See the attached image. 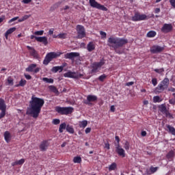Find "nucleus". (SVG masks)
Listing matches in <instances>:
<instances>
[{
  "mask_svg": "<svg viewBox=\"0 0 175 175\" xmlns=\"http://www.w3.org/2000/svg\"><path fill=\"white\" fill-rule=\"evenodd\" d=\"M44 105V100L43 98H38L33 95L29 101V105L27 109L26 114L33 117V118H38Z\"/></svg>",
  "mask_w": 175,
  "mask_h": 175,
  "instance_id": "f257e3e1",
  "label": "nucleus"
},
{
  "mask_svg": "<svg viewBox=\"0 0 175 175\" xmlns=\"http://www.w3.org/2000/svg\"><path fill=\"white\" fill-rule=\"evenodd\" d=\"M107 42L108 46L112 47L117 54H121V51L118 50V49L122 47L124 44H126V43H128V40L124 38L111 36L108 39Z\"/></svg>",
  "mask_w": 175,
  "mask_h": 175,
  "instance_id": "f03ea898",
  "label": "nucleus"
},
{
  "mask_svg": "<svg viewBox=\"0 0 175 175\" xmlns=\"http://www.w3.org/2000/svg\"><path fill=\"white\" fill-rule=\"evenodd\" d=\"M169 79L167 78H165L163 81H161L160 83L155 88L154 92L156 94H161L165 90H167L169 87Z\"/></svg>",
  "mask_w": 175,
  "mask_h": 175,
  "instance_id": "7ed1b4c3",
  "label": "nucleus"
},
{
  "mask_svg": "<svg viewBox=\"0 0 175 175\" xmlns=\"http://www.w3.org/2000/svg\"><path fill=\"white\" fill-rule=\"evenodd\" d=\"M55 111L62 116H68V114H72L75 109L72 107H56Z\"/></svg>",
  "mask_w": 175,
  "mask_h": 175,
  "instance_id": "20e7f679",
  "label": "nucleus"
},
{
  "mask_svg": "<svg viewBox=\"0 0 175 175\" xmlns=\"http://www.w3.org/2000/svg\"><path fill=\"white\" fill-rule=\"evenodd\" d=\"M62 54V53H55V52H50L46 54L44 61H43V64L44 65H47L48 64H50L54 58H57V57H59Z\"/></svg>",
  "mask_w": 175,
  "mask_h": 175,
  "instance_id": "39448f33",
  "label": "nucleus"
},
{
  "mask_svg": "<svg viewBox=\"0 0 175 175\" xmlns=\"http://www.w3.org/2000/svg\"><path fill=\"white\" fill-rule=\"evenodd\" d=\"M89 3L92 8H94L95 9H98V10H103V12H107V8L98 3L95 0H89Z\"/></svg>",
  "mask_w": 175,
  "mask_h": 175,
  "instance_id": "423d86ee",
  "label": "nucleus"
},
{
  "mask_svg": "<svg viewBox=\"0 0 175 175\" xmlns=\"http://www.w3.org/2000/svg\"><path fill=\"white\" fill-rule=\"evenodd\" d=\"M105 65V61L100 60L99 62H94L92 64V73H97L100 70V68Z\"/></svg>",
  "mask_w": 175,
  "mask_h": 175,
  "instance_id": "0eeeda50",
  "label": "nucleus"
},
{
  "mask_svg": "<svg viewBox=\"0 0 175 175\" xmlns=\"http://www.w3.org/2000/svg\"><path fill=\"white\" fill-rule=\"evenodd\" d=\"M77 33L78 39L85 38V28L81 25H77Z\"/></svg>",
  "mask_w": 175,
  "mask_h": 175,
  "instance_id": "6e6552de",
  "label": "nucleus"
},
{
  "mask_svg": "<svg viewBox=\"0 0 175 175\" xmlns=\"http://www.w3.org/2000/svg\"><path fill=\"white\" fill-rule=\"evenodd\" d=\"M64 77H68L69 79H79L83 75L79 74L77 72H72L70 70L64 74Z\"/></svg>",
  "mask_w": 175,
  "mask_h": 175,
  "instance_id": "1a4fd4ad",
  "label": "nucleus"
},
{
  "mask_svg": "<svg viewBox=\"0 0 175 175\" xmlns=\"http://www.w3.org/2000/svg\"><path fill=\"white\" fill-rule=\"evenodd\" d=\"M165 50V46H161L159 45H153L150 47V53L152 54H159V53H162Z\"/></svg>",
  "mask_w": 175,
  "mask_h": 175,
  "instance_id": "9d476101",
  "label": "nucleus"
},
{
  "mask_svg": "<svg viewBox=\"0 0 175 175\" xmlns=\"http://www.w3.org/2000/svg\"><path fill=\"white\" fill-rule=\"evenodd\" d=\"M132 21H143L147 20V15L140 14L139 12L135 14V15L131 18Z\"/></svg>",
  "mask_w": 175,
  "mask_h": 175,
  "instance_id": "9b49d317",
  "label": "nucleus"
},
{
  "mask_svg": "<svg viewBox=\"0 0 175 175\" xmlns=\"http://www.w3.org/2000/svg\"><path fill=\"white\" fill-rule=\"evenodd\" d=\"M26 72H33V73H39L40 72V68L37 67L36 64H31L25 69Z\"/></svg>",
  "mask_w": 175,
  "mask_h": 175,
  "instance_id": "f8f14e48",
  "label": "nucleus"
},
{
  "mask_svg": "<svg viewBox=\"0 0 175 175\" xmlns=\"http://www.w3.org/2000/svg\"><path fill=\"white\" fill-rule=\"evenodd\" d=\"M77 57H80V53L77 52L67 53L64 55V58H66V59H71L72 61Z\"/></svg>",
  "mask_w": 175,
  "mask_h": 175,
  "instance_id": "ddd939ff",
  "label": "nucleus"
},
{
  "mask_svg": "<svg viewBox=\"0 0 175 175\" xmlns=\"http://www.w3.org/2000/svg\"><path fill=\"white\" fill-rule=\"evenodd\" d=\"M98 100V96L96 95L90 94L87 96V100L85 102V105H92L91 102H96Z\"/></svg>",
  "mask_w": 175,
  "mask_h": 175,
  "instance_id": "4468645a",
  "label": "nucleus"
},
{
  "mask_svg": "<svg viewBox=\"0 0 175 175\" xmlns=\"http://www.w3.org/2000/svg\"><path fill=\"white\" fill-rule=\"evenodd\" d=\"M173 29V26L172 24L165 23L163 25V27L161 28L162 32L164 33H167V32H170Z\"/></svg>",
  "mask_w": 175,
  "mask_h": 175,
  "instance_id": "2eb2a0df",
  "label": "nucleus"
},
{
  "mask_svg": "<svg viewBox=\"0 0 175 175\" xmlns=\"http://www.w3.org/2000/svg\"><path fill=\"white\" fill-rule=\"evenodd\" d=\"M36 40L37 42H40V43H43L44 46H47V44H49V41L47 40V38L46 36L36 37Z\"/></svg>",
  "mask_w": 175,
  "mask_h": 175,
  "instance_id": "dca6fc26",
  "label": "nucleus"
},
{
  "mask_svg": "<svg viewBox=\"0 0 175 175\" xmlns=\"http://www.w3.org/2000/svg\"><path fill=\"white\" fill-rule=\"evenodd\" d=\"M116 152L119 157H122V158H125V150L124 148H121L120 145L116 147Z\"/></svg>",
  "mask_w": 175,
  "mask_h": 175,
  "instance_id": "f3484780",
  "label": "nucleus"
},
{
  "mask_svg": "<svg viewBox=\"0 0 175 175\" xmlns=\"http://www.w3.org/2000/svg\"><path fill=\"white\" fill-rule=\"evenodd\" d=\"M49 142L47 140H44L41 142L40 145V150L41 151H46V150L49 148Z\"/></svg>",
  "mask_w": 175,
  "mask_h": 175,
  "instance_id": "a211bd4d",
  "label": "nucleus"
},
{
  "mask_svg": "<svg viewBox=\"0 0 175 175\" xmlns=\"http://www.w3.org/2000/svg\"><path fill=\"white\" fill-rule=\"evenodd\" d=\"M62 70H64V66H54L51 68V72H53V73H57V72L61 73Z\"/></svg>",
  "mask_w": 175,
  "mask_h": 175,
  "instance_id": "6ab92c4d",
  "label": "nucleus"
},
{
  "mask_svg": "<svg viewBox=\"0 0 175 175\" xmlns=\"http://www.w3.org/2000/svg\"><path fill=\"white\" fill-rule=\"evenodd\" d=\"M87 50L90 53H91V51H94V50H95V44L92 42H90L87 45Z\"/></svg>",
  "mask_w": 175,
  "mask_h": 175,
  "instance_id": "aec40b11",
  "label": "nucleus"
},
{
  "mask_svg": "<svg viewBox=\"0 0 175 175\" xmlns=\"http://www.w3.org/2000/svg\"><path fill=\"white\" fill-rule=\"evenodd\" d=\"M167 131H168L169 133L172 135L173 136H175V128L172 126L171 125L166 124Z\"/></svg>",
  "mask_w": 175,
  "mask_h": 175,
  "instance_id": "412c9836",
  "label": "nucleus"
},
{
  "mask_svg": "<svg viewBox=\"0 0 175 175\" xmlns=\"http://www.w3.org/2000/svg\"><path fill=\"white\" fill-rule=\"evenodd\" d=\"M4 139L7 143H9L12 139V135L9 131H5L4 133Z\"/></svg>",
  "mask_w": 175,
  "mask_h": 175,
  "instance_id": "4be33fe9",
  "label": "nucleus"
},
{
  "mask_svg": "<svg viewBox=\"0 0 175 175\" xmlns=\"http://www.w3.org/2000/svg\"><path fill=\"white\" fill-rule=\"evenodd\" d=\"M158 169H159V167H152L151 166L150 167V170H148V174H154V173H157L158 172Z\"/></svg>",
  "mask_w": 175,
  "mask_h": 175,
  "instance_id": "5701e85b",
  "label": "nucleus"
},
{
  "mask_svg": "<svg viewBox=\"0 0 175 175\" xmlns=\"http://www.w3.org/2000/svg\"><path fill=\"white\" fill-rule=\"evenodd\" d=\"M14 31H16V27H12V28L9 29L8 30H7L6 32L5 33V39H8V36H9V35H10V33H13V32H14Z\"/></svg>",
  "mask_w": 175,
  "mask_h": 175,
  "instance_id": "b1692460",
  "label": "nucleus"
},
{
  "mask_svg": "<svg viewBox=\"0 0 175 175\" xmlns=\"http://www.w3.org/2000/svg\"><path fill=\"white\" fill-rule=\"evenodd\" d=\"M109 172H113L114 170H117V163H112L111 165L108 167Z\"/></svg>",
  "mask_w": 175,
  "mask_h": 175,
  "instance_id": "393cba45",
  "label": "nucleus"
},
{
  "mask_svg": "<svg viewBox=\"0 0 175 175\" xmlns=\"http://www.w3.org/2000/svg\"><path fill=\"white\" fill-rule=\"evenodd\" d=\"M0 110H6V104L5 100L0 98Z\"/></svg>",
  "mask_w": 175,
  "mask_h": 175,
  "instance_id": "a878e982",
  "label": "nucleus"
},
{
  "mask_svg": "<svg viewBox=\"0 0 175 175\" xmlns=\"http://www.w3.org/2000/svg\"><path fill=\"white\" fill-rule=\"evenodd\" d=\"M87 125H88V121L87 120L81 121L79 122V128H83V129L85 128Z\"/></svg>",
  "mask_w": 175,
  "mask_h": 175,
  "instance_id": "bb28decb",
  "label": "nucleus"
},
{
  "mask_svg": "<svg viewBox=\"0 0 175 175\" xmlns=\"http://www.w3.org/2000/svg\"><path fill=\"white\" fill-rule=\"evenodd\" d=\"M49 88L50 91H52V92H54V94H59L58 89H57V88H55V86L49 85Z\"/></svg>",
  "mask_w": 175,
  "mask_h": 175,
  "instance_id": "cd10ccee",
  "label": "nucleus"
},
{
  "mask_svg": "<svg viewBox=\"0 0 175 175\" xmlns=\"http://www.w3.org/2000/svg\"><path fill=\"white\" fill-rule=\"evenodd\" d=\"M66 123L61 124L59 127V133H62V132H64V129H66Z\"/></svg>",
  "mask_w": 175,
  "mask_h": 175,
  "instance_id": "c85d7f7f",
  "label": "nucleus"
},
{
  "mask_svg": "<svg viewBox=\"0 0 175 175\" xmlns=\"http://www.w3.org/2000/svg\"><path fill=\"white\" fill-rule=\"evenodd\" d=\"M66 131L67 132H68L69 133H75V129H73V126H70L69 124H68L66 126Z\"/></svg>",
  "mask_w": 175,
  "mask_h": 175,
  "instance_id": "c756f323",
  "label": "nucleus"
},
{
  "mask_svg": "<svg viewBox=\"0 0 175 175\" xmlns=\"http://www.w3.org/2000/svg\"><path fill=\"white\" fill-rule=\"evenodd\" d=\"M42 81H44V83H48L49 84H53V83H54V79L47 78V77H44L42 78Z\"/></svg>",
  "mask_w": 175,
  "mask_h": 175,
  "instance_id": "7c9ffc66",
  "label": "nucleus"
},
{
  "mask_svg": "<svg viewBox=\"0 0 175 175\" xmlns=\"http://www.w3.org/2000/svg\"><path fill=\"white\" fill-rule=\"evenodd\" d=\"M162 102V98L159 97V96H154L153 97V103H161Z\"/></svg>",
  "mask_w": 175,
  "mask_h": 175,
  "instance_id": "2f4dec72",
  "label": "nucleus"
},
{
  "mask_svg": "<svg viewBox=\"0 0 175 175\" xmlns=\"http://www.w3.org/2000/svg\"><path fill=\"white\" fill-rule=\"evenodd\" d=\"M146 36L148 38H154V36H157V32L154 31H150L147 33Z\"/></svg>",
  "mask_w": 175,
  "mask_h": 175,
  "instance_id": "473e14b6",
  "label": "nucleus"
},
{
  "mask_svg": "<svg viewBox=\"0 0 175 175\" xmlns=\"http://www.w3.org/2000/svg\"><path fill=\"white\" fill-rule=\"evenodd\" d=\"M159 109H160V111L161 113H163V114L166 113V111H167V109L166 108V106H165V105H163V104L160 105Z\"/></svg>",
  "mask_w": 175,
  "mask_h": 175,
  "instance_id": "72a5a7b5",
  "label": "nucleus"
},
{
  "mask_svg": "<svg viewBox=\"0 0 175 175\" xmlns=\"http://www.w3.org/2000/svg\"><path fill=\"white\" fill-rule=\"evenodd\" d=\"M25 84H27V81L25 79H22L19 81V83L16 87H24Z\"/></svg>",
  "mask_w": 175,
  "mask_h": 175,
  "instance_id": "f704fd0d",
  "label": "nucleus"
},
{
  "mask_svg": "<svg viewBox=\"0 0 175 175\" xmlns=\"http://www.w3.org/2000/svg\"><path fill=\"white\" fill-rule=\"evenodd\" d=\"M154 70L156 72V73H159V75H162L163 72H165V69L163 68H155Z\"/></svg>",
  "mask_w": 175,
  "mask_h": 175,
  "instance_id": "c9c22d12",
  "label": "nucleus"
},
{
  "mask_svg": "<svg viewBox=\"0 0 175 175\" xmlns=\"http://www.w3.org/2000/svg\"><path fill=\"white\" fill-rule=\"evenodd\" d=\"M74 163H81V157H75L73 159Z\"/></svg>",
  "mask_w": 175,
  "mask_h": 175,
  "instance_id": "e433bc0d",
  "label": "nucleus"
},
{
  "mask_svg": "<svg viewBox=\"0 0 175 175\" xmlns=\"http://www.w3.org/2000/svg\"><path fill=\"white\" fill-rule=\"evenodd\" d=\"M30 54L32 57H38V52L33 48L30 51Z\"/></svg>",
  "mask_w": 175,
  "mask_h": 175,
  "instance_id": "4c0bfd02",
  "label": "nucleus"
},
{
  "mask_svg": "<svg viewBox=\"0 0 175 175\" xmlns=\"http://www.w3.org/2000/svg\"><path fill=\"white\" fill-rule=\"evenodd\" d=\"M129 146H130L129 142L126 141L123 146V147L126 150V151H129Z\"/></svg>",
  "mask_w": 175,
  "mask_h": 175,
  "instance_id": "58836bf2",
  "label": "nucleus"
},
{
  "mask_svg": "<svg viewBox=\"0 0 175 175\" xmlns=\"http://www.w3.org/2000/svg\"><path fill=\"white\" fill-rule=\"evenodd\" d=\"M106 77H107V75L105 74H103L102 75L98 77V79L99 81H105V79H106Z\"/></svg>",
  "mask_w": 175,
  "mask_h": 175,
  "instance_id": "ea45409f",
  "label": "nucleus"
},
{
  "mask_svg": "<svg viewBox=\"0 0 175 175\" xmlns=\"http://www.w3.org/2000/svg\"><path fill=\"white\" fill-rule=\"evenodd\" d=\"M173 157H174V152L173 151H170L167 154V159H171V158H173Z\"/></svg>",
  "mask_w": 175,
  "mask_h": 175,
  "instance_id": "a19ab883",
  "label": "nucleus"
},
{
  "mask_svg": "<svg viewBox=\"0 0 175 175\" xmlns=\"http://www.w3.org/2000/svg\"><path fill=\"white\" fill-rule=\"evenodd\" d=\"M44 33V30L37 31L34 32V35H36L37 36H42Z\"/></svg>",
  "mask_w": 175,
  "mask_h": 175,
  "instance_id": "79ce46f5",
  "label": "nucleus"
},
{
  "mask_svg": "<svg viewBox=\"0 0 175 175\" xmlns=\"http://www.w3.org/2000/svg\"><path fill=\"white\" fill-rule=\"evenodd\" d=\"M57 37L59 38V39H66V33H59L57 35Z\"/></svg>",
  "mask_w": 175,
  "mask_h": 175,
  "instance_id": "37998d69",
  "label": "nucleus"
},
{
  "mask_svg": "<svg viewBox=\"0 0 175 175\" xmlns=\"http://www.w3.org/2000/svg\"><path fill=\"white\" fill-rule=\"evenodd\" d=\"M6 116V109H1V112L0 113V120L1 118H3Z\"/></svg>",
  "mask_w": 175,
  "mask_h": 175,
  "instance_id": "c03bdc74",
  "label": "nucleus"
},
{
  "mask_svg": "<svg viewBox=\"0 0 175 175\" xmlns=\"http://www.w3.org/2000/svg\"><path fill=\"white\" fill-rule=\"evenodd\" d=\"M25 162V160L24 159H21L17 161H15L16 165H23Z\"/></svg>",
  "mask_w": 175,
  "mask_h": 175,
  "instance_id": "a18cd8bd",
  "label": "nucleus"
},
{
  "mask_svg": "<svg viewBox=\"0 0 175 175\" xmlns=\"http://www.w3.org/2000/svg\"><path fill=\"white\" fill-rule=\"evenodd\" d=\"M152 84L154 87H156L157 84H158V79L157 78L152 79Z\"/></svg>",
  "mask_w": 175,
  "mask_h": 175,
  "instance_id": "49530a36",
  "label": "nucleus"
},
{
  "mask_svg": "<svg viewBox=\"0 0 175 175\" xmlns=\"http://www.w3.org/2000/svg\"><path fill=\"white\" fill-rule=\"evenodd\" d=\"M59 122H61V120H59V119H54L52 121V124H53V125H58Z\"/></svg>",
  "mask_w": 175,
  "mask_h": 175,
  "instance_id": "de8ad7c7",
  "label": "nucleus"
},
{
  "mask_svg": "<svg viewBox=\"0 0 175 175\" xmlns=\"http://www.w3.org/2000/svg\"><path fill=\"white\" fill-rule=\"evenodd\" d=\"M8 85H13V79H12L11 77H9L8 79Z\"/></svg>",
  "mask_w": 175,
  "mask_h": 175,
  "instance_id": "09e8293b",
  "label": "nucleus"
},
{
  "mask_svg": "<svg viewBox=\"0 0 175 175\" xmlns=\"http://www.w3.org/2000/svg\"><path fill=\"white\" fill-rule=\"evenodd\" d=\"M170 3L171 6L175 9V0H170Z\"/></svg>",
  "mask_w": 175,
  "mask_h": 175,
  "instance_id": "8fccbe9b",
  "label": "nucleus"
},
{
  "mask_svg": "<svg viewBox=\"0 0 175 175\" xmlns=\"http://www.w3.org/2000/svg\"><path fill=\"white\" fill-rule=\"evenodd\" d=\"M24 76L27 80H31V79H32V77H31L29 75L24 74Z\"/></svg>",
  "mask_w": 175,
  "mask_h": 175,
  "instance_id": "3c124183",
  "label": "nucleus"
},
{
  "mask_svg": "<svg viewBox=\"0 0 175 175\" xmlns=\"http://www.w3.org/2000/svg\"><path fill=\"white\" fill-rule=\"evenodd\" d=\"M16 20H18V16L12 18V19H10V20L9 21L8 23L10 24V23H13V21H16Z\"/></svg>",
  "mask_w": 175,
  "mask_h": 175,
  "instance_id": "603ef678",
  "label": "nucleus"
},
{
  "mask_svg": "<svg viewBox=\"0 0 175 175\" xmlns=\"http://www.w3.org/2000/svg\"><path fill=\"white\" fill-rule=\"evenodd\" d=\"M100 35L102 36V38H106L107 33L105 31H100Z\"/></svg>",
  "mask_w": 175,
  "mask_h": 175,
  "instance_id": "864d4df0",
  "label": "nucleus"
},
{
  "mask_svg": "<svg viewBox=\"0 0 175 175\" xmlns=\"http://www.w3.org/2000/svg\"><path fill=\"white\" fill-rule=\"evenodd\" d=\"M164 114H165V116L169 117V118H172V114H170L167 110L166 111V112L164 113Z\"/></svg>",
  "mask_w": 175,
  "mask_h": 175,
  "instance_id": "5fc2aeb1",
  "label": "nucleus"
},
{
  "mask_svg": "<svg viewBox=\"0 0 175 175\" xmlns=\"http://www.w3.org/2000/svg\"><path fill=\"white\" fill-rule=\"evenodd\" d=\"M154 13L156 14H158L159 13H161V8H155L154 9Z\"/></svg>",
  "mask_w": 175,
  "mask_h": 175,
  "instance_id": "6e6d98bb",
  "label": "nucleus"
},
{
  "mask_svg": "<svg viewBox=\"0 0 175 175\" xmlns=\"http://www.w3.org/2000/svg\"><path fill=\"white\" fill-rule=\"evenodd\" d=\"M105 148H107V150H110V144H109L108 142L105 143Z\"/></svg>",
  "mask_w": 175,
  "mask_h": 175,
  "instance_id": "4d7b16f0",
  "label": "nucleus"
},
{
  "mask_svg": "<svg viewBox=\"0 0 175 175\" xmlns=\"http://www.w3.org/2000/svg\"><path fill=\"white\" fill-rule=\"evenodd\" d=\"M169 103L170 105H175V100L174 98L170 99L169 100Z\"/></svg>",
  "mask_w": 175,
  "mask_h": 175,
  "instance_id": "13d9d810",
  "label": "nucleus"
},
{
  "mask_svg": "<svg viewBox=\"0 0 175 175\" xmlns=\"http://www.w3.org/2000/svg\"><path fill=\"white\" fill-rule=\"evenodd\" d=\"M85 132L86 134L90 133L91 132V128L90 127L86 128L85 130Z\"/></svg>",
  "mask_w": 175,
  "mask_h": 175,
  "instance_id": "bf43d9fd",
  "label": "nucleus"
},
{
  "mask_svg": "<svg viewBox=\"0 0 175 175\" xmlns=\"http://www.w3.org/2000/svg\"><path fill=\"white\" fill-rule=\"evenodd\" d=\"M110 110L111 111H112V113H114L116 111V107H114V105H111L110 107Z\"/></svg>",
  "mask_w": 175,
  "mask_h": 175,
  "instance_id": "052dcab7",
  "label": "nucleus"
},
{
  "mask_svg": "<svg viewBox=\"0 0 175 175\" xmlns=\"http://www.w3.org/2000/svg\"><path fill=\"white\" fill-rule=\"evenodd\" d=\"M5 15H2V16L0 17V24H1V23L3 22V20H5Z\"/></svg>",
  "mask_w": 175,
  "mask_h": 175,
  "instance_id": "680f3d73",
  "label": "nucleus"
},
{
  "mask_svg": "<svg viewBox=\"0 0 175 175\" xmlns=\"http://www.w3.org/2000/svg\"><path fill=\"white\" fill-rule=\"evenodd\" d=\"M133 84H134L133 81H131V82L126 83V85H127V87H131V85H133Z\"/></svg>",
  "mask_w": 175,
  "mask_h": 175,
  "instance_id": "e2e57ef3",
  "label": "nucleus"
},
{
  "mask_svg": "<svg viewBox=\"0 0 175 175\" xmlns=\"http://www.w3.org/2000/svg\"><path fill=\"white\" fill-rule=\"evenodd\" d=\"M141 135H142V136H143V137H144V136H147V132L143 131H142Z\"/></svg>",
  "mask_w": 175,
  "mask_h": 175,
  "instance_id": "0e129e2a",
  "label": "nucleus"
},
{
  "mask_svg": "<svg viewBox=\"0 0 175 175\" xmlns=\"http://www.w3.org/2000/svg\"><path fill=\"white\" fill-rule=\"evenodd\" d=\"M23 3H29L30 2H32V0H23Z\"/></svg>",
  "mask_w": 175,
  "mask_h": 175,
  "instance_id": "69168bd1",
  "label": "nucleus"
},
{
  "mask_svg": "<svg viewBox=\"0 0 175 175\" xmlns=\"http://www.w3.org/2000/svg\"><path fill=\"white\" fill-rule=\"evenodd\" d=\"M22 18H23V21H25V20H28V18H29V16L25 15L23 17H22Z\"/></svg>",
  "mask_w": 175,
  "mask_h": 175,
  "instance_id": "338daca9",
  "label": "nucleus"
},
{
  "mask_svg": "<svg viewBox=\"0 0 175 175\" xmlns=\"http://www.w3.org/2000/svg\"><path fill=\"white\" fill-rule=\"evenodd\" d=\"M53 33H54V29H51L49 31V35H53Z\"/></svg>",
  "mask_w": 175,
  "mask_h": 175,
  "instance_id": "774afa93",
  "label": "nucleus"
}]
</instances>
